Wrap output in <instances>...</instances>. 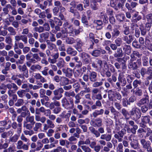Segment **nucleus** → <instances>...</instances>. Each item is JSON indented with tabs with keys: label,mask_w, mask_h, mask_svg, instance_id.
Returning a JSON list of instances; mask_svg holds the SVG:
<instances>
[{
	"label": "nucleus",
	"mask_w": 152,
	"mask_h": 152,
	"mask_svg": "<svg viewBox=\"0 0 152 152\" xmlns=\"http://www.w3.org/2000/svg\"><path fill=\"white\" fill-rule=\"evenodd\" d=\"M7 88L9 89L8 94L10 97H12V100L15 102L17 99V96L14 94L18 89V87L14 83H12L7 84Z\"/></svg>",
	"instance_id": "1"
},
{
	"label": "nucleus",
	"mask_w": 152,
	"mask_h": 152,
	"mask_svg": "<svg viewBox=\"0 0 152 152\" xmlns=\"http://www.w3.org/2000/svg\"><path fill=\"white\" fill-rule=\"evenodd\" d=\"M64 91V90L62 88L55 90L53 91V94L54 96L53 97L52 99L58 100L60 99L62 97V94Z\"/></svg>",
	"instance_id": "2"
},
{
	"label": "nucleus",
	"mask_w": 152,
	"mask_h": 152,
	"mask_svg": "<svg viewBox=\"0 0 152 152\" xmlns=\"http://www.w3.org/2000/svg\"><path fill=\"white\" fill-rule=\"evenodd\" d=\"M80 55L82 59V61L83 63L85 64H88L91 62L90 56L87 53L83 52L80 53Z\"/></svg>",
	"instance_id": "3"
},
{
	"label": "nucleus",
	"mask_w": 152,
	"mask_h": 152,
	"mask_svg": "<svg viewBox=\"0 0 152 152\" xmlns=\"http://www.w3.org/2000/svg\"><path fill=\"white\" fill-rule=\"evenodd\" d=\"M16 148L18 149H23L26 151H27L28 149V145L25 144H23V141L21 140H19L17 142L16 144Z\"/></svg>",
	"instance_id": "4"
},
{
	"label": "nucleus",
	"mask_w": 152,
	"mask_h": 152,
	"mask_svg": "<svg viewBox=\"0 0 152 152\" xmlns=\"http://www.w3.org/2000/svg\"><path fill=\"white\" fill-rule=\"evenodd\" d=\"M102 60L96 59L92 63V66L98 69H100L102 67Z\"/></svg>",
	"instance_id": "5"
},
{
	"label": "nucleus",
	"mask_w": 152,
	"mask_h": 152,
	"mask_svg": "<svg viewBox=\"0 0 152 152\" xmlns=\"http://www.w3.org/2000/svg\"><path fill=\"white\" fill-rule=\"evenodd\" d=\"M124 72H121L119 74L118 77V81L121 83L122 86H124L126 83V82L124 77Z\"/></svg>",
	"instance_id": "6"
},
{
	"label": "nucleus",
	"mask_w": 152,
	"mask_h": 152,
	"mask_svg": "<svg viewBox=\"0 0 152 152\" xmlns=\"http://www.w3.org/2000/svg\"><path fill=\"white\" fill-rule=\"evenodd\" d=\"M141 114L140 111L137 108L133 109L131 111V115H134L136 119H138L140 117Z\"/></svg>",
	"instance_id": "7"
},
{
	"label": "nucleus",
	"mask_w": 152,
	"mask_h": 152,
	"mask_svg": "<svg viewBox=\"0 0 152 152\" xmlns=\"http://www.w3.org/2000/svg\"><path fill=\"white\" fill-rule=\"evenodd\" d=\"M49 33L47 32L42 33L39 34L40 38L39 39V41L40 42H43L47 41L49 37Z\"/></svg>",
	"instance_id": "8"
},
{
	"label": "nucleus",
	"mask_w": 152,
	"mask_h": 152,
	"mask_svg": "<svg viewBox=\"0 0 152 152\" xmlns=\"http://www.w3.org/2000/svg\"><path fill=\"white\" fill-rule=\"evenodd\" d=\"M47 124H44L43 129L45 130H47L49 128H53L55 127V125L50 119H48L46 121Z\"/></svg>",
	"instance_id": "9"
},
{
	"label": "nucleus",
	"mask_w": 152,
	"mask_h": 152,
	"mask_svg": "<svg viewBox=\"0 0 152 152\" xmlns=\"http://www.w3.org/2000/svg\"><path fill=\"white\" fill-rule=\"evenodd\" d=\"M75 42L76 43V48L77 50L79 52L82 51L81 47L83 45V43L81 39L79 38H77L76 39Z\"/></svg>",
	"instance_id": "10"
},
{
	"label": "nucleus",
	"mask_w": 152,
	"mask_h": 152,
	"mask_svg": "<svg viewBox=\"0 0 152 152\" xmlns=\"http://www.w3.org/2000/svg\"><path fill=\"white\" fill-rule=\"evenodd\" d=\"M34 76L36 80H39L42 83H46L47 81V80L42 76L40 73H35Z\"/></svg>",
	"instance_id": "11"
},
{
	"label": "nucleus",
	"mask_w": 152,
	"mask_h": 152,
	"mask_svg": "<svg viewBox=\"0 0 152 152\" xmlns=\"http://www.w3.org/2000/svg\"><path fill=\"white\" fill-rule=\"evenodd\" d=\"M134 39L133 36L131 34L128 36H124V37L123 40L126 43L129 44L134 40Z\"/></svg>",
	"instance_id": "12"
},
{
	"label": "nucleus",
	"mask_w": 152,
	"mask_h": 152,
	"mask_svg": "<svg viewBox=\"0 0 152 152\" xmlns=\"http://www.w3.org/2000/svg\"><path fill=\"white\" fill-rule=\"evenodd\" d=\"M14 133L13 129H11L7 132H4L1 134V137L3 138H6L7 137L11 136Z\"/></svg>",
	"instance_id": "13"
},
{
	"label": "nucleus",
	"mask_w": 152,
	"mask_h": 152,
	"mask_svg": "<svg viewBox=\"0 0 152 152\" xmlns=\"http://www.w3.org/2000/svg\"><path fill=\"white\" fill-rule=\"evenodd\" d=\"M97 73L94 72H90L89 75V77L90 81L92 82H95L96 80Z\"/></svg>",
	"instance_id": "14"
},
{
	"label": "nucleus",
	"mask_w": 152,
	"mask_h": 152,
	"mask_svg": "<svg viewBox=\"0 0 152 152\" xmlns=\"http://www.w3.org/2000/svg\"><path fill=\"white\" fill-rule=\"evenodd\" d=\"M133 60L132 59H130L129 62L128 67L129 69L134 70L137 68V63L133 62Z\"/></svg>",
	"instance_id": "15"
},
{
	"label": "nucleus",
	"mask_w": 152,
	"mask_h": 152,
	"mask_svg": "<svg viewBox=\"0 0 152 152\" xmlns=\"http://www.w3.org/2000/svg\"><path fill=\"white\" fill-rule=\"evenodd\" d=\"M62 71L67 77H69L72 75V70L69 68H67L66 69H63Z\"/></svg>",
	"instance_id": "16"
},
{
	"label": "nucleus",
	"mask_w": 152,
	"mask_h": 152,
	"mask_svg": "<svg viewBox=\"0 0 152 152\" xmlns=\"http://www.w3.org/2000/svg\"><path fill=\"white\" fill-rule=\"evenodd\" d=\"M68 54L71 55L72 56H75L77 54V52L74 49L71 47H68L66 50Z\"/></svg>",
	"instance_id": "17"
},
{
	"label": "nucleus",
	"mask_w": 152,
	"mask_h": 152,
	"mask_svg": "<svg viewBox=\"0 0 152 152\" xmlns=\"http://www.w3.org/2000/svg\"><path fill=\"white\" fill-rule=\"evenodd\" d=\"M89 129L96 137H98L100 136V133L97 130H96L93 127L90 126L89 128Z\"/></svg>",
	"instance_id": "18"
},
{
	"label": "nucleus",
	"mask_w": 152,
	"mask_h": 152,
	"mask_svg": "<svg viewBox=\"0 0 152 152\" xmlns=\"http://www.w3.org/2000/svg\"><path fill=\"white\" fill-rule=\"evenodd\" d=\"M65 64V62L63 58H59V60L56 64L57 67L60 69L64 67Z\"/></svg>",
	"instance_id": "19"
},
{
	"label": "nucleus",
	"mask_w": 152,
	"mask_h": 152,
	"mask_svg": "<svg viewBox=\"0 0 152 152\" xmlns=\"http://www.w3.org/2000/svg\"><path fill=\"white\" fill-rule=\"evenodd\" d=\"M115 17L117 20L120 23L123 22L125 18L124 15L123 13L116 15Z\"/></svg>",
	"instance_id": "20"
},
{
	"label": "nucleus",
	"mask_w": 152,
	"mask_h": 152,
	"mask_svg": "<svg viewBox=\"0 0 152 152\" xmlns=\"http://www.w3.org/2000/svg\"><path fill=\"white\" fill-rule=\"evenodd\" d=\"M112 137V134H103L100 136V138L102 140H105L107 141H109L111 140Z\"/></svg>",
	"instance_id": "21"
},
{
	"label": "nucleus",
	"mask_w": 152,
	"mask_h": 152,
	"mask_svg": "<svg viewBox=\"0 0 152 152\" xmlns=\"http://www.w3.org/2000/svg\"><path fill=\"white\" fill-rule=\"evenodd\" d=\"M123 56L122 50L121 48H119L117 49L114 56L115 58L122 57Z\"/></svg>",
	"instance_id": "22"
},
{
	"label": "nucleus",
	"mask_w": 152,
	"mask_h": 152,
	"mask_svg": "<svg viewBox=\"0 0 152 152\" xmlns=\"http://www.w3.org/2000/svg\"><path fill=\"white\" fill-rule=\"evenodd\" d=\"M140 143L144 148H146L151 145V143L150 141H146L145 139H142L140 140Z\"/></svg>",
	"instance_id": "23"
},
{
	"label": "nucleus",
	"mask_w": 152,
	"mask_h": 152,
	"mask_svg": "<svg viewBox=\"0 0 152 152\" xmlns=\"http://www.w3.org/2000/svg\"><path fill=\"white\" fill-rule=\"evenodd\" d=\"M132 22L134 23H136L142 18V17L140 15H138V13L136 12L132 16Z\"/></svg>",
	"instance_id": "24"
},
{
	"label": "nucleus",
	"mask_w": 152,
	"mask_h": 152,
	"mask_svg": "<svg viewBox=\"0 0 152 152\" xmlns=\"http://www.w3.org/2000/svg\"><path fill=\"white\" fill-rule=\"evenodd\" d=\"M81 22L84 26L88 27V21L87 20L86 16L84 14L82 15L81 19Z\"/></svg>",
	"instance_id": "25"
},
{
	"label": "nucleus",
	"mask_w": 152,
	"mask_h": 152,
	"mask_svg": "<svg viewBox=\"0 0 152 152\" xmlns=\"http://www.w3.org/2000/svg\"><path fill=\"white\" fill-rule=\"evenodd\" d=\"M46 43L48 49L51 50H53L56 47V46L55 44L50 42L49 40L46 41Z\"/></svg>",
	"instance_id": "26"
},
{
	"label": "nucleus",
	"mask_w": 152,
	"mask_h": 152,
	"mask_svg": "<svg viewBox=\"0 0 152 152\" xmlns=\"http://www.w3.org/2000/svg\"><path fill=\"white\" fill-rule=\"evenodd\" d=\"M42 67L39 64H33L31 66L30 69L33 71H35L36 70H40Z\"/></svg>",
	"instance_id": "27"
},
{
	"label": "nucleus",
	"mask_w": 152,
	"mask_h": 152,
	"mask_svg": "<svg viewBox=\"0 0 152 152\" xmlns=\"http://www.w3.org/2000/svg\"><path fill=\"white\" fill-rule=\"evenodd\" d=\"M104 67L105 69H107L109 67L110 70L112 72H115V69L114 66L111 64L108 65L106 63L104 64Z\"/></svg>",
	"instance_id": "28"
},
{
	"label": "nucleus",
	"mask_w": 152,
	"mask_h": 152,
	"mask_svg": "<svg viewBox=\"0 0 152 152\" xmlns=\"http://www.w3.org/2000/svg\"><path fill=\"white\" fill-rule=\"evenodd\" d=\"M123 50L125 51V52L126 54H129L131 52V48L130 46L129 45H125L123 46Z\"/></svg>",
	"instance_id": "29"
},
{
	"label": "nucleus",
	"mask_w": 152,
	"mask_h": 152,
	"mask_svg": "<svg viewBox=\"0 0 152 152\" xmlns=\"http://www.w3.org/2000/svg\"><path fill=\"white\" fill-rule=\"evenodd\" d=\"M120 31L117 29H114L111 32L112 36L113 38H116L119 35Z\"/></svg>",
	"instance_id": "30"
},
{
	"label": "nucleus",
	"mask_w": 152,
	"mask_h": 152,
	"mask_svg": "<svg viewBox=\"0 0 152 152\" xmlns=\"http://www.w3.org/2000/svg\"><path fill=\"white\" fill-rule=\"evenodd\" d=\"M26 122H30L33 125L35 123V122L34 121V117L33 116L27 117L26 118Z\"/></svg>",
	"instance_id": "31"
},
{
	"label": "nucleus",
	"mask_w": 152,
	"mask_h": 152,
	"mask_svg": "<svg viewBox=\"0 0 152 152\" xmlns=\"http://www.w3.org/2000/svg\"><path fill=\"white\" fill-rule=\"evenodd\" d=\"M142 84L141 80H135L133 82V85L134 88H136L140 86H142Z\"/></svg>",
	"instance_id": "32"
},
{
	"label": "nucleus",
	"mask_w": 152,
	"mask_h": 152,
	"mask_svg": "<svg viewBox=\"0 0 152 152\" xmlns=\"http://www.w3.org/2000/svg\"><path fill=\"white\" fill-rule=\"evenodd\" d=\"M25 59V56L24 55H20L19 57V59L17 60L16 61V63L17 64H23Z\"/></svg>",
	"instance_id": "33"
},
{
	"label": "nucleus",
	"mask_w": 152,
	"mask_h": 152,
	"mask_svg": "<svg viewBox=\"0 0 152 152\" xmlns=\"http://www.w3.org/2000/svg\"><path fill=\"white\" fill-rule=\"evenodd\" d=\"M100 17L103 20V21L105 23H107L108 22L107 18L105 14V13L104 12H101L100 13Z\"/></svg>",
	"instance_id": "34"
},
{
	"label": "nucleus",
	"mask_w": 152,
	"mask_h": 152,
	"mask_svg": "<svg viewBox=\"0 0 152 152\" xmlns=\"http://www.w3.org/2000/svg\"><path fill=\"white\" fill-rule=\"evenodd\" d=\"M149 103V101L148 97L142 99L139 102L140 104H148Z\"/></svg>",
	"instance_id": "35"
},
{
	"label": "nucleus",
	"mask_w": 152,
	"mask_h": 152,
	"mask_svg": "<svg viewBox=\"0 0 152 152\" xmlns=\"http://www.w3.org/2000/svg\"><path fill=\"white\" fill-rule=\"evenodd\" d=\"M147 74L150 75L147 77V79L150 80L152 78V67H150L147 69Z\"/></svg>",
	"instance_id": "36"
},
{
	"label": "nucleus",
	"mask_w": 152,
	"mask_h": 152,
	"mask_svg": "<svg viewBox=\"0 0 152 152\" xmlns=\"http://www.w3.org/2000/svg\"><path fill=\"white\" fill-rule=\"evenodd\" d=\"M7 30L10 33L11 35L14 36L16 34V32L14 28L12 27H9L7 28Z\"/></svg>",
	"instance_id": "37"
},
{
	"label": "nucleus",
	"mask_w": 152,
	"mask_h": 152,
	"mask_svg": "<svg viewBox=\"0 0 152 152\" xmlns=\"http://www.w3.org/2000/svg\"><path fill=\"white\" fill-rule=\"evenodd\" d=\"M124 29L122 32L125 35H128L130 33L129 28V26L124 25Z\"/></svg>",
	"instance_id": "38"
},
{
	"label": "nucleus",
	"mask_w": 152,
	"mask_h": 152,
	"mask_svg": "<svg viewBox=\"0 0 152 152\" xmlns=\"http://www.w3.org/2000/svg\"><path fill=\"white\" fill-rule=\"evenodd\" d=\"M19 136V135L15 134L12 137L10 138V141L13 142H16L18 140Z\"/></svg>",
	"instance_id": "39"
},
{
	"label": "nucleus",
	"mask_w": 152,
	"mask_h": 152,
	"mask_svg": "<svg viewBox=\"0 0 152 152\" xmlns=\"http://www.w3.org/2000/svg\"><path fill=\"white\" fill-rule=\"evenodd\" d=\"M33 125L32 124H28V122L24 121L23 122V127L27 129L30 130L33 127Z\"/></svg>",
	"instance_id": "40"
},
{
	"label": "nucleus",
	"mask_w": 152,
	"mask_h": 152,
	"mask_svg": "<svg viewBox=\"0 0 152 152\" xmlns=\"http://www.w3.org/2000/svg\"><path fill=\"white\" fill-rule=\"evenodd\" d=\"M48 114H45L46 116H49V118L51 120H54L56 118V117L55 115H50V110H48L47 111Z\"/></svg>",
	"instance_id": "41"
},
{
	"label": "nucleus",
	"mask_w": 152,
	"mask_h": 152,
	"mask_svg": "<svg viewBox=\"0 0 152 152\" xmlns=\"http://www.w3.org/2000/svg\"><path fill=\"white\" fill-rule=\"evenodd\" d=\"M37 147L36 148V151H39L43 147V144L40 141H38L37 142Z\"/></svg>",
	"instance_id": "42"
},
{
	"label": "nucleus",
	"mask_w": 152,
	"mask_h": 152,
	"mask_svg": "<svg viewBox=\"0 0 152 152\" xmlns=\"http://www.w3.org/2000/svg\"><path fill=\"white\" fill-rule=\"evenodd\" d=\"M130 145L131 147L134 149H136L138 148V143L137 141L131 142Z\"/></svg>",
	"instance_id": "43"
},
{
	"label": "nucleus",
	"mask_w": 152,
	"mask_h": 152,
	"mask_svg": "<svg viewBox=\"0 0 152 152\" xmlns=\"http://www.w3.org/2000/svg\"><path fill=\"white\" fill-rule=\"evenodd\" d=\"M66 42L68 44H72L75 42L74 39L72 37H66Z\"/></svg>",
	"instance_id": "44"
},
{
	"label": "nucleus",
	"mask_w": 152,
	"mask_h": 152,
	"mask_svg": "<svg viewBox=\"0 0 152 152\" xmlns=\"http://www.w3.org/2000/svg\"><path fill=\"white\" fill-rule=\"evenodd\" d=\"M104 110L102 109L100 110H96L93 113V115L94 117H96L98 115L102 114Z\"/></svg>",
	"instance_id": "45"
},
{
	"label": "nucleus",
	"mask_w": 152,
	"mask_h": 152,
	"mask_svg": "<svg viewBox=\"0 0 152 152\" xmlns=\"http://www.w3.org/2000/svg\"><path fill=\"white\" fill-rule=\"evenodd\" d=\"M91 7L94 10H96L98 9V4L96 2H91Z\"/></svg>",
	"instance_id": "46"
},
{
	"label": "nucleus",
	"mask_w": 152,
	"mask_h": 152,
	"mask_svg": "<svg viewBox=\"0 0 152 152\" xmlns=\"http://www.w3.org/2000/svg\"><path fill=\"white\" fill-rule=\"evenodd\" d=\"M42 124L40 123H36L35 124L33 128V129L34 131L37 132L38 129L41 128Z\"/></svg>",
	"instance_id": "47"
},
{
	"label": "nucleus",
	"mask_w": 152,
	"mask_h": 152,
	"mask_svg": "<svg viewBox=\"0 0 152 152\" xmlns=\"http://www.w3.org/2000/svg\"><path fill=\"white\" fill-rule=\"evenodd\" d=\"M55 145L54 144L51 143L50 144H47L45 145L44 146V148L42 149L43 150L44 149H51L52 148L54 147Z\"/></svg>",
	"instance_id": "48"
},
{
	"label": "nucleus",
	"mask_w": 152,
	"mask_h": 152,
	"mask_svg": "<svg viewBox=\"0 0 152 152\" xmlns=\"http://www.w3.org/2000/svg\"><path fill=\"white\" fill-rule=\"evenodd\" d=\"M115 44L118 47L120 46L122 43L121 39L119 37L117 38L115 41Z\"/></svg>",
	"instance_id": "49"
},
{
	"label": "nucleus",
	"mask_w": 152,
	"mask_h": 152,
	"mask_svg": "<svg viewBox=\"0 0 152 152\" xmlns=\"http://www.w3.org/2000/svg\"><path fill=\"white\" fill-rule=\"evenodd\" d=\"M82 149L85 152H91V149L87 145H82L81 146Z\"/></svg>",
	"instance_id": "50"
},
{
	"label": "nucleus",
	"mask_w": 152,
	"mask_h": 152,
	"mask_svg": "<svg viewBox=\"0 0 152 152\" xmlns=\"http://www.w3.org/2000/svg\"><path fill=\"white\" fill-rule=\"evenodd\" d=\"M108 95L109 99L111 100H113L114 97L113 92L111 90H110L108 92Z\"/></svg>",
	"instance_id": "51"
},
{
	"label": "nucleus",
	"mask_w": 152,
	"mask_h": 152,
	"mask_svg": "<svg viewBox=\"0 0 152 152\" xmlns=\"http://www.w3.org/2000/svg\"><path fill=\"white\" fill-rule=\"evenodd\" d=\"M71 21L75 26L77 27L79 26L80 23L79 20L75 19L73 18L72 19Z\"/></svg>",
	"instance_id": "52"
},
{
	"label": "nucleus",
	"mask_w": 152,
	"mask_h": 152,
	"mask_svg": "<svg viewBox=\"0 0 152 152\" xmlns=\"http://www.w3.org/2000/svg\"><path fill=\"white\" fill-rule=\"evenodd\" d=\"M34 30L35 31L38 32L39 33L42 32L44 31L42 26L36 27L34 28Z\"/></svg>",
	"instance_id": "53"
},
{
	"label": "nucleus",
	"mask_w": 152,
	"mask_h": 152,
	"mask_svg": "<svg viewBox=\"0 0 152 152\" xmlns=\"http://www.w3.org/2000/svg\"><path fill=\"white\" fill-rule=\"evenodd\" d=\"M54 21L57 25L59 26H61L62 25V22L58 18L54 17Z\"/></svg>",
	"instance_id": "54"
},
{
	"label": "nucleus",
	"mask_w": 152,
	"mask_h": 152,
	"mask_svg": "<svg viewBox=\"0 0 152 152\" xmlns=\"http://www.w3.org/2000/svg\"><path fill=\"white\" fill-rule=\"evenodd\" d=\"M91 54L93 56L98 57L100 56L99 49L94 50L91 53Z\"/></svg>",
	"instance_id": "55"
},
{
	"label": "nucleus",
	"mask_w": 152,
	"mask_h": 152,
	"mask_svg": "<svg viewBox=\"0 0 152 152\" xmlns=\"http://www.w3.org/2000/svg\"><path fill=\"white\" fill-rule=\"evenodd\" d=\"M21 40L23 42L24 44H27L28 42L27 36L23 34L21 35Z\"/></svg>",
	"instance_id": "56"
},
{
	"label": "nucleus",
	"mask_w": 152,
	"mask_h": 152,
	"mask_svg": "<svg viewBox=\"0 0 152 152\" xmlns=\"http://www.w3.org/2000/svg\"><path fill=\"white\" fill-rule=\"evenodd\" d=\"M103 84V82L101 81L99 82H96L93 84L92 86L94 87H97L102 86Z\"/></svg>",
	"instance_id": "57"
},
{
	"label": "nucleus",
	"mask_w": 152,
	"mask_h": 152,
	"mask_svg": "<svg viewBox=\"0 0 152 152\" xmlns=\"http://www.w3.org/2000/svg\"><path fill=\"white\" fill-rule=\"evenodd\" d=\"M23 132L25 135H29L30 136L34 133V131L30 129L29 130H25L23 131Z\"/></svg>",
	"instance_id": "58"
},
{
	"label": "nucleus",
	"mask_w": 152,
	"mask_h": 152,
	"mask_svg": "<svg viewBox=\"0 0 152 152\" xmlns=\"http://www.w3.org/2000/svg\"><path fill=\"white\" fill-rule=\"evenodd\" d=\"M150 120V118L149 116H145L142 117V121L145 123H149Z\"/></svg>",
	"instance_id": "59"
},
{
	"label": "nucleus",
	"mask_w": 152,
	"mask_h": 152,
	"mask_svg": "<svg viewBox=\"0 0 152 152\" xmlns=\"http://www.w3.org/2000/svg\"><path fill=\"white\" fill-rule=\"evenodd\" d=\"M143 64L144 66H146L148 63V57L144 56L142 58Z\"/></svg>",
	"instance_id": "60"
},
{
	"label": "nucleus",
	"mask_w": 152,
	"mask_h": 152,
	"mask_svg": "<svg viewBox=\"0 0 152 152\" xmlns=\"http://www.w3.org/2000/svg\"><path fill=\"white\" fill-rule=\"evenodd\" d=\"M18 68L20 71L21 72H23L27 69L26 66L25 64L22 66L19 65L18 66Z\"/></svg>",
	"instance_id": "61"
},
{
	"label": "nucleus",
	"mask_w": 152,
	"mask_h": 152,
	"mask_svg": "<svg viewBox=\"0 0 152 152\" xmlns=\"http://www.w3.org/2000/svg\"><path fill=\"white\" fill-rule=\"evenodd\" d=\"M25 93V91L23 90H21L18 91L17 92V94L20 97H23L24 96V94Z\"/></svg>",
	"instance_id": "62"
},
{
	"label": "nucleus",
	"mask_w": 152,
	"mask_h": 152,
	"mask_svg": "<svg viewBox=\"0 0 152 152\" xmlns=\"http://www.w3.org/2000/svg\"><path fill=\"white\" fill-rule=\"evenodd\" d=\"M44 31L45 30L46 31H48L50 29V28L49 24L47 23H45L42 26Z\"/></svg>",
	"instance_id": "63"
},
{
	"label": "nucleus",
	"mask_w": 152,
	"mask_h": 152,
	"mask_svg": "<svg viewBox=\"0 0 152 152\" xmlns=\"http://www.w3.org/2000/svg\"><path fill=\"white\" fill-rule=\"evenodd\" d=\"M147 21L152 24V14H149L147 15L146 16Z\"/></svg>",
	"instance_id": "64"
}]
</instances>
